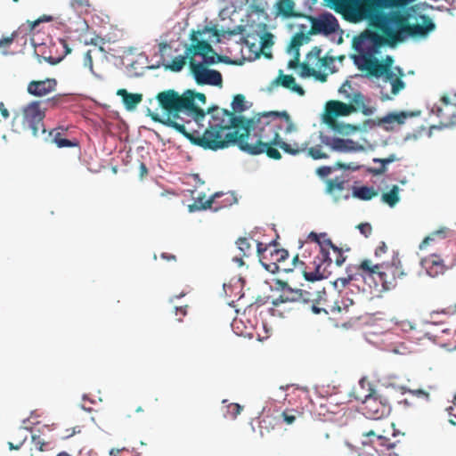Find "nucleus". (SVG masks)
I'll list each match as a JSON object with an SVG mask.
<instances>
[{
  "instance_id": "25",
  "label": "nucleus",
  "mask_w": 456,
  "mask_h": 456,
  "mask_svg": "<svg viewBox=\"0 0 456 456\" xmlns=\"http://www.w3.org/2000/svg\"><path fill=\"white\" fill-rule=\"evenodd\" d=\"M275 15L288 18H304L305 14L295 11L294 0H278L275 4Z\"/></svg>"
},
{
  "instance_id": "24",
  "label": "nucleus",
  "mask_w": 456,
  "mask_h": 456,
  "mask_svg": "<svg viewBox=\"0 0 456 456\" xmlns=\"http://www.w3.org/2000/svg\"><path fill=\"white\" fill-rule=\"evenodd\" d=\"M390 411L391 407L388 400L382 399L380 395H377V391L372 389V419L388 417Z\"/></svg>"
},
{
  "instance_id": "36",
  "label": "nucleus",
  "mask_w": 456,
  "mask_h": 456,
  "mask_svg": "<svg viewBox=\"0 0 456 456\" xmlns=\"http://www.w3.org/2000/svg\"><path fill=\"white\" fill-rule=\"evenodd\" d=\"M272 259L274 261L272 263V265L274 266L276 270L281 269L284 272L291 271L290 268H281L277 263H281L284 260H286L289 257V253L287 250L283 248H274L273 251H271Z\"/></svg>"
},
{
  "instance_id": "64",
  "label": "nucleus",
  "mask_w": 456,
  "mask_h": 456,
  "mask_svg": "<svg viewBox=\"0 0 456 456\" xmlns=\"http://www.w3.org/2000/svg\"><path fill=\"white\" fill-rule=\"evenodd\" d=\"M85 61H86V64L88 62L90 68L92 69V67H93V61H92V56H91V52L90 51H87L86 53V54H85Z\"/></svg>"
},
{
  "instance_id": "48",
  "label": "nucleus",
  "mask_w": 456,
  "mask_h": 456,
  "mask_svg": "<svg viewBox=\"0 0 456 456\" xmlns=\"http://www.w3.org/2000/svg\"><path fill=\"white\" fill-rule=\"evenodd\" d=\"M320 302H321V296H320V292L317 291V297L315 300H314L313 302H309L308 304H311V309H312V312L315 314H328V312L325 310L324 307L322 306H320Z\"/></svg>"
},
{
  "instance_id": "45",
  "label": "nucleus",
  "mask_w": 456,
  "mask_h": 456,
  "mask_svg": "<svg viewBox=\"0 0 456 456\" xmlns=\"http://www.w3.org/2000/svg\"><path fill=\"white\" fill-rule=\"evenodd\" d=\"M353 196L363 200H370V187H354Z\"/></svg>"
},
{
  "instance_id": "2",
  "label": "nucleus",
  "mask_w": 456,
  "mask_h": 456,
  "mask_svg": "<svg viewBox=\"0 0 456 456\" xmlns=\"http://www.w3.org/2000/svg\"><path fill=\"white\" fill-rule=\"evenodd\" d=\"M372 8V28L381 31L382 35L372 32V53L375 47L384 45L394 46L403 41L406 37H425L436 28L432 19L426 14L416 18L417 23L411 24V11L413 7L389 9V12H379Z\"/></svg>"
},
{
  "instance_id": "30",
  "label": "nucleus",
  "mask_w": 456,
  "mask_h": 456,
  "mask_svg": "<svg viewBox=\"0 0 456 456\" xmlns=\"http://www.w3.org/2000/svg\"><path fill=\"white\" fill-rule=\"evenodd\" d=\"M452 235V231H451L448 228H441L439 230H436L433 232H431L428 236H427L422 242L419 245L420 249L426 248L428 245H430L433 242H436L438 240H444L447 237H450Z\"/></svg>"
},
{
  "instance_id": "19",
  "label": "nucleus",
  "mask_w": 456,
  "mask_h": 456,
  "mask_svg": "<svg viewBox=\"0 0 456 456\" xmlns=\"http://www.w3.org/2000/svg\"><path fill=\"white\" fill-rule=\"evenodd\" d=\"M415 116L413 112L400 111L391 112L387 114L385 117L377 118L372 119V126H379L386 131H393L395 126H401L405 123L408 118Z\"/></svg>"
},
{
  "instance_id": "59",
  "label": "nucleus",
  "mask_w": 456,
  "mask_h": 456,
  "mask_svg": "<svg viewBox=\"0 0 456 456\" xmlns=\"http://www.w3.org/2000/svg\"><path fill=\"white\" fill-rule=\"evenodd\" d=\"M330 172L331 168L330 167H321L317 169V174L322 177L329 175Z\"/></svg>"
},
{
  "instance_id": "8",
  "label": "nucleus",
  "mask_w": 456,
  "mask_h": 456,
  "mask_svg": "<svg viewBox=\"0 0 456 456\" xmlns=\"http://www.w3.org/2000/svg\"><path fill=\"white\" fill-rule=\"evenodd\" d=\"M330 52L329 51L322 55V49L321 46H313L301 64L300 76L303 77H313L320 82H326L330 74L338 71L335 65L336 57L331 55Z\"/></svg>"
},
{
  "instance_id": "11",
  "label": "nucleus",
  "mask_w": 456,
  "mask_h": 456,
  "mask_svg": "<svg viewBox=\"0 0 456 456\" xmlns=\"http://www.w3.org/2000/svg\"><path fill=\"white\" fill-rule=\"evenodd\" d=\"M396 436L395 424L388 417L372 419V437H375V440H372V447L378 452L395 448L398 441L393 439Z\"/></svg>"
},
{
  "instance_id": "20",
  "label": "nucleus",
  "mask_w": 456,
  "mask_h": 456,
  "mask_svg": "<svg viewBox=\"0 0 456 456\" xmlns=\"http://www.w3.org/2000/svg\"><path fill=\"white\" fill-rule=\"evenodd\" d=\"M57 80L45 78L44 80H32L28 84L27 91L36 97H43L56 91Z\"/></svg>"
},
{
  "instance_id": "16",
  "label": "nucleus",
  "mask_w": 456,
  "mask_h": 456,
  "mask_svg": "<svg viewBox=\"0 0 456 456\" xmlns=\"http://www.w3.org/2000/svg\"><path fill=\"white\" fill-rule=\"evenodd\" d=\"M432 112L440 118L441 126L456 125V95L453 99L444 95L440 100V104L433 107Z\"/></svg>"
},
{
  "instance_id": "22",
  "label": "nucleus",
  "mask_w": 456,
  "mask_h": 456,
  "mask_svg": "<svg viewBox=\"0 0 456 456\" xmlns=\"http://www.w3.org/2000/svg\"><path fill=\"white\" fill-rule=\"evenodd\" d=\"M356 269L357 272L351 277L350 286L364 293L368 288H370V285L365 282L366 276L370 277V261L368 259L363 260ZM351 289L353 290V289Z\"/></svg>"
},
{
  "instance_id": "31",
  "label": "nucleus",
  "mask_w": 456,
  "mask_h": 456,
  "mask_svg": "<svg viewBox=\"0 0 456 456\" xmlns=\"http://www.w3.org/2000/svg\"><path fill=\"white\" fill-rule=\"evenodd\" d=\"M395 74L392 69H389L387 65L372 56V77L377 80L382 77H392Z\"/></svg>"
},
{
  "instance_id": "54",
  "label": "nucleus",
  "mask_w": 456,
  "mask_h": 456,
  "mask_svg": "<svg viewBox=\"0 0 456 456\" xmlns=\"http://www.w3.org/2000/svg\"><path fill=\"white\" fill-rule=\"evenodd\" d=\"M388 248L384 241H381L380 244L375 249L376 257H381L384 254H387Z\"/></svg>"
},
{
  "instance_id": "27",
  "label": "nucleus",
  "mask_w": 456,
  "mask_h": 456,
  "mask_svg": "<svg viewBox=\"0 0 456 456\" xmlns=\"http://www.w3.org/2000/svg\"><path fill=\"white\" fill-rule=\"evenodd\" d=\"M64 131L62 127L53 129L48 134V139L52 143L56 144L58 148H72L78 146L77 140L71 141L63 137Z\"/></svg>"
},
{
  "instance_id": "21",
  "label": "nucleus",
  "mask_w": 456,
  "mask_h": 456,
  "mask_svg": "<svg viewBox=\"0 0 456 456\" xmlns=\"http://www.w3.org/2000/svg\"><path fill=\"white\" fill-rule=\"evenodd\" d=\"M223 195V193L216 192L214 195H212L209 199L206 200L205 193H199L198 196L194 198V202L189 205V211L194 212L212 208H214V210L216 211L219 208L230 204L229 202H227L221 205L216 201V200L222 197Z\"/></svg>"
},
{
  "instance_id": "39",
  "label": "nucleus",
  "mask_w": 456,
  "mask_h": 456,
  "mask_svg": "<svg viewBox=\"0 0 456 456\" xmlns=\"http://www.w3.org/2000/svg\"><path fill=\"white\" fill-rule=\"evenodd\" d=\"M303 411L297 409H286L282 411L281 417L287 425H292L297 418L302 417Z\"/></svg>"
},
{
  "instance_id": "17",
  "label": "nucleus",
  "mask_w": 456,
  "mask_h": 456,
  "mask_svg": "<svg viewBox=\"0 0 456 456\" xmlns=\"http://www.w3.org/2000/svg\"><path fill=\"white\" fill-rule=\"evenodd\" d=\"M382 102L392 100L394 96L405 87V83L396 75L392 77H382L375 81Z\"/></svg>"
},
{
  "instance_id": "7",
  "label": "nucleus",
  "mask_w": 456,
  "mask_h": 456,
  "mask_svg": "<svg viewBox=\"0 0 456 456\" xmlns=\"http://www.w3.org/2000/svg\"><path fill=\"white\" fill-rule=\"evenodd\" d=\"M345 100L348 103L339 101H330L327 102L325 111L323 114V123H325L335 133L341 135H349L359 130V126L346 124L338 121V117L348 116L359 110L367 115L370 110L364 104V96L362 94H357L351 98L348 95L345 96Z\"/></svg>"
},
{
  "instance_id": "44",
  "label": "nucleus",
  "mask_w": 456,
  "mask_h": 456,
  "mask_svg": "<svg viewBox=\"0 0 456 456\" xmlns=\"http://www.w3.org/2000/svg\"><path fill=\"white\" fill-rule=\"evenodd\" d=\"M232 108L233 110V113L244 111L246 110L245 96L243 94H236L233 97Z\"/></svg>"
},
{
  "instance_id": "41",
  "label": "nucleus",
  "mask_w": 456,
  "mask_h": 456,
  "mask_svg": "<svg viewBox=\"0 0 456 456\" xmlns=\"http://www.w3.org/2000/svg\"><path fill=\"white\" fill-rule=\"evenodd\" d=\"M187 60H189V56L186 53L185 55L176 56L172 60L167 68L172 71L178 72L183 69L187 62Z\"/></svg>"
},
{
  "instance_id": "10",
  "label": "nucleus",
  "mask_w": 456,
  "mask_h": 456,
  "mask_svg": "<svg viewBox=\"0 0 456 456\" xmlns=\"http://www.w3.org/2000/svg\"><path fill=\"white\" fill-rule=\"evenodd\" d=\"M209 33L219 41V32L216 27L208 28L206 27L202 30L192 31L191 34V45L187 47L186 54L189 56V62L193 61H196V56L202 57V62L207 65H211L216 62V53L212 48L211 45L207 40H200L198 36Z\"/></svg>"
},
{
  "instance_id": "60",
  "label": "nucleus",
  "mask_w": 456,
  "mask_h": 456,
  "mask_svg": "<svg viewBox=\"0 0 456 456\" xmlns=\"http://www.w3.org/2000/svg\"><path fill=\"white\" fill-rule=\"evenodd\" d=\"M0 112L4 118H8L10 116V113L8 110L5 108L4 102H0Z\"/></svg>"
},
{
  "instance_id": "55",
  "label": "nucleus",
  "mask_w": 456,
  "mask_h": 456,
  "mask_svg": "<svg viewBox=\"0 0 456 456\" xmlns=\"http://www.w3.org/2000/svg\"><path fill=\"white\" fill-rule=\"evenodd\" d=\"M14 37H15V35L12 34L10 37H3L2 39H0V47L1 48L9 47L14 40Z\"/></svg>"
},
{
  "instance_id": "12",
  "label": "nucleus",
  "mask_w": 456,
  "mask_h": 456,
  "mask_svg": "<svg viewBox=\"0 0 456 456\" xmlns=\"http://www.w3.org/2000/svg\"><path fill=\"white\" fill-rule=\"evenodd\" d=\"M41 102L33 101L23 107L21 110L22 126L31 130L34 136L46 132L44 125L45 109L41 108Z\"/></svg>"
},
{
  "instance_id": "29",
  "label": "nucleus",
  "mask_w": 456,
  "mask_h": 456,
  "mask_svg": "<svg viewBox=\"0 0 456 456\" xmlns=\"http://www.w3.org/2000/svg\"><path fill=\"white\" fill-rule=\"evenodd\" d=\"M118 95L122 98L123 103L127 110H133L142 101V94L128 93L126 89H118Z\"/></svg>"
},
{
  "instance_id": "26",
  "label": "nucleus",
  "mask_w": 456,
  "mask_h": 456,
  "mask_svg": "<svg viewBox=\"0 0 456 456\" xmlns=\"http://www.w3.org/2000/svg\"><path fill=\"white\" fill-rule=\"evenodd\" d=\"M311 36L306 25H299V31L292 37L288 52H300V46L308 44L311 41Z\"/></svg>"
},
{
  "instance_id": "38",
  "label": "nucleus",
  "mask_w": 456,
  "mask_h": 456,
  "mask_svg": "<svg viewBox=\"0 0 456 456\" xmlns=\"http://www.w3.org/2000/svg\"><path fill=\"white\" fill-rule=\"evenodd\" d=\"M382 200L390 207H394L399 201V188L394 185L388 192L382 194Z\"/></svg>"
},
{
  "instance_id": "52",
  "label": "nucleus",
  "mask_w": 456,
  "mask_h": 456,
  "mask_svg": "<svg viewBox=\"0 0 456 456\" xmlns=\"http://www.w3.org/2000/svg\"><path fill=\"white\" fill-rule=\"evenodd\" d=\"M53 20V18L51 16H47V15H43L42 17L38 18L37 20H34V21H29L28 22V26H29V28L30 30L34 29L36 28V26H37L39 23L43 22V21H51Z\"/></svg>"
},
{
  "instance_id": "49",
  "label": "nucleus",
  "mask_w": 456,
  "mask_h": 456,
  "mask_svg": "<svg viewBox=\"0 0 456 456\" xmlns=\"http://www.w3.org/2000/svg\"><path fill=\"white\" fill-rule=\"evenodd\" d=\"M260 45L262 49L271 47L273 45V36L269 32L262 34L260 37Z\"/></svg>"
},
{
  "instance_id": "63",
  "label": "nucleus",
  "mask_w": 456,
  "mask_h": 456,
  "mask_svg": "<svg viewBox=\"0 0 456 456\" xmlns=\"http://www.w3.org/2000/svg\"><path fill=\"white\" fill-rule=\"evenodd\" d=\"M243 257L244 256H242V255H240V256H234L232 258V261L234 263H236L239 267H240V266L244 265Z\"/></svg>"
},
{
  "instance_id": "34",
  "label": "nucleus",
  "mask_w": 456,
  "mask_h": 456,
  "mask_svg": "<svg viewBox=\"0 0 456 456\" xmlns=\"http://www.w3.org/2000/svg\"><path fill=\"white\" fill-rule=\"evenodd\" d=\"M392 325V322L387 318H379L376 314H372V334H382L388 330Z\"/></svg>"
},
{
  "instance_id": "6",
  "label": "nucleus",
  "mask_w": 456,
  "mask_h": 456,
  "mask_svg": "<svg viewBox=\"0 0 456 456\" xmlns=\"http://www.w3.org/2000/svg\"><path fill=\"white\" fill-rule=\"evenodd\" d=\"M156 99L165 117L151 114V119L175 129L185 137L188 132L185 126L191 123L188 108H191L192 104L190 95L185 92L179 94L176 91L168 89L159 93Z\"/></svg>"
},
{
  "instance_id": "1",
  "label": "nucleus",
  "mask_w": 456,
  "mask_h": 456,
  "mask_svg": "<svg viewBox=\"0 0 456 456\" xmlns=\"http://www.w3.org/2000/svg\"><path fill=\"white\" fill-rule=\"evenodd\" d=\"M240 133L239 148L249 155L265 153L272 159H281L279 149L289 155H297L308 146V142L288 143L281 136L296 131L297 127L287 111L263 113L256 119H248Z\"/></svg>"
},
{
  "instance_id": "53",
  "label": "nucleus",
  "mask_w": 456,
  "mask_h": 456,
  "mask_svg": "<svg viewBox=\"0 0 456 456\" xmlns=\"http://www.w3.org/2000/svg\"><path fill=\"white\" fill-rule=\"evenodd\" d=\"M356 228L360 231V232L364 235L366 238L370 233V224L369 223H361Z\"/></svg>"
},
{
  "instance_id": "42",
  "label": "nucleus",
  "mask_w": 456,
  "mask_h": 456,
  "mask_svg": "<svg viewBox=\"0 0 456 456\" xmlns=\"http://www.w3.org/2000/svg\"><path fill=\"white\" fill-rule=\"evenodd\" d=\"M307 142L311 143L310 141ZM305 151H307L308 155L312 157L314 159H322L328 158V155L322 151V145L320 144L314 147L307 146V148L303 152H305Z\"/></svg>"
},
{
  "instance_id": "18",
  "label": "nucleus",
  "mask_w": 456,
  "mask_h": 456,
  "mask_svg": "<svg viewBox=\"0 0 456 456\" xmlns=\"http://www.w3.org/2000/svg\"><path fill=\"white\" fill-rule=\"evenodd\" d=\"M314 136L320 139L322 144L330 147L333 151L339 152L357 151L361 149L357 142L349 139L331 138L320 132L318 134L311 135V141H314Z\"/></svg>"
},
{
  "instance_id": "40",
  "label": "nucleus",
  "mask_w": 456,
  "mask_h": 456,
  "mask_svg": "<svg viewBox=\"0 0 456 456\" xmlns=\"http://www.w3.org/2000/svg\"><path fill=\"white\" fill-rule=\"evenodd\" d=\"M327 189L330 193L336 196L337 193H340L344 191L345 181L339 178L330 179L327 183Z\"/></svg>"
},
{
  "instance_id": "23",
  "label": "nucleus",
  "mask_w": 456,
  "mask_h": 456,
  "mask_svg": "<svg viewBox=\"0 0 456 456\" xmlns=\"http://www.w3.org/2000/svg\"><path fill=\"white\" fill-rule=\"evenodd\" d=\"M185 94H188V95L190 94V97L191 98L192 106H191V108H188L189 118L191 120L194 119L197 123H199L205 118L206 113L204 112V110L201 108L198 107L195 104V100H198L201 103L205 104L206 103V95L202 93H195L191 90L185 91Z\"/></svg>"
},
{
  "instance_id": "9",
  "label": "nucleus",
  "mask_w": 456,
  "mask_h": 456,
  "mask_svg": "<svg viewBox=\"0 0 456 456\" xmlns=\"http://www.w3.org/2000/svg\"><path fill=\"white\" fill-rule=\"evenodd\" d=\"M404 275L401 261L395 252L392 253L391 262H382L372 265V280L375 289L379 292L394 288L396 279Z\"/></svg>"
},
{
  "instance_id": "50",
  "label": "nucleus",
  "mask_w": 456,
  "mask_h": 456,
  "mask_svg": "<svg viewBox=\"0 0 456 456\" xmlns=\"http://www.w3.org/2000/svg\"><path fill=\"white\" fill-rule=\"evenodd\" d=\"M242 409V406H240L239 403H230L227 406V414L232 419H235L239 414H240Z\"/></svg>"
},
{
  "instance_id": "46",
  "label": "nucleus",
  "mask_w": 456,
  "mask_h": 456,
  "mask_svg": "<svg viewBox=\"0 0 456 456\" xmlns=\"http://www.w3.org/2000/svg\"><path fill=\"white\" fill-rule=\"evenodd\" d=\"M338 92H339L340 95L343 97L344 100H345V96L346 95H348L351 98L353 95H355L357 94H361L359 91L354 90L352 87L351 83L349 81H347V80L345 83L342 84V86H340Z\"/></svg>"
},
{
  "instance_id": "14",
  "label": "nucleus",
  "mask_w": 456,
  "mask_h": 456,
  "mask_svg": "<svg viewBox=\"0 0 456 456\" xmlns=\"http://www.w3.org/2000/svg\"><path fill=\"white\" fill-rule=\"evenodd\" d=\"M304 18L311 23L309 30L312 35L323 34L328 36L336 33L339 29L337 18L330 12L322 13L317 17L305 15Z\"/></svg>"
},
{
  "instance_id": "15",
  "label": "nucleus",
  "mask_w": 456,
  "mask_h": 456,
  "mask_svg": "<svg viewBox=\"0 0 456 456\" xmlns=\"http://www.w3.org/2000/svg\"><path fill=\"white\" fill-rule=\"evenodd\" d=\"M203 62L190 61L191 72L198 85H210L221 86L223 78L219 71L208 69Z\"/></svg>"
},
{
  "instance_id": "51",
  "label": "nucleus",
  "mask_w": 456,
  "mask_h": 456,
  "mask_svg": "<svg viewBox=\"0 0 456 456\" xmlns=\"http://www.w3.org/2000/svg\"><path fill=\"white\" fill-rule=\"evenodd\" d=\"M293 53V59L288 62L289 69L301 68L302 62H300V52H291Z\"/></svg>"
},
{
  "instance_id": "33",
  "label": "nucleus",
  "mask_w": 456,
  "mask_h": 456,
  "mask_svg": "<svg viewBox=\"0 0 456 456\" xmlns=\"http://www.w3.org/2000/svg\"><path fill=\"white\" fill-rule=\"evenodd\" d=\"M395 160L396 158L394 154H391L385 159H372V163L375 165L374 167H372V175L383 174L387 170V165Z\"/></svg>"
},
{
  "instance_id": "62",
  "label": "nucleus",
  "mask_w": 456,
  "mask_h": 456,
  "mask_svg": "<svg viewBox=\"0 0 456 456\" xmlns=\"http://www.w3.org/2000/svg\"><path fill=\"white\" fill-rule=\"evenodd\" d=\"M380 61L387 65L389 69H392L394 60L391 56L387 55L383 61Z\"/></svg>"
},
{
  "instance_id": "61",
  "label": "nucleus",
  "mask_w": 456,
  "mask_h": 456,
  "mask_svg": "<svg viewBox=\"0 0 456 456\" xmlns=\"http://www.w3.org/2000/svg\"><path fill=\"white\" fill-rule=\"evenodd\" d=\"M412 395H417V396H422V397H425V398H428V393L421 390V389H418V390H411L410 391Z\"/></svg>"
},
{
  "instance_id": "57",
  "label": "nucleus",
  "mask_w": 456,
  "mask_h": 456,
  "mask_svg": "<svg viewBox=\"0 0 456 456\" xmlns=\"http://www.w3.org/2000/svg\"><path fill=\"white\" fill-rule=\"evenodd\" d=\"M439 313L444 314V315H452L456 314V305L453 307H448L446 309H443L441 312H433L431 313V318H434L435 315L438 314Z\"/></svg>"
},
{
  "instance_id": "35",
  "label": "nucleus",
  "mask_w": 456,
  "mask_h": 456,
  "mask_svg": "<svg viewBox=\"0 0 456 456\" xmlns=\"http://www.w3.org/2000/svg\"><path fill=\"white\" fill-rule=\"evenodd\" d=\"M69 102V96L67 94H58L54 96L46 99L44 103L45 107L44 109L49 110V109H57L60 107H62L64 104H66Z\"/></svg>"
},
{
  "instance_id": "47",
  "label": "nucleus",
  "mask_w": 456,
  "mask_h": 456,
  "mask_svg": "<svg viewBox=\"0 0 456 456\" xmlns=\"http://www.w3.org/2000/svg\"><path fill=\"white\" fill-rule=\"evenodd\" d=\"M330 249L332 250L333 256L330 258L332 259V262L334 261L338 266H340L345 262V257L343 256V252L340 248L334 246L332 244V247H330Z\"/></svg>"
},
{
  "instance_id": "56",
  "label": "nucleus",
  "mask_w": 456,
  "mask_h": 456,
  "mask_svg": "<svg viewBox=\"0 0 456 456\" xmlns=\"http://www.w3.org/2000/svg\"><path fill=\"white\" fill-rule=\"evenodd\" d=\"M187 307H188L187 305L175 307V315L179 316L177 318L178 322H182V317L185 316L187 314Z\"/></svg>"
},
{
  "instance_id": "58",
  "label": "nucleus",
  "mask_w": 456,
  "mask_h": 456,
  "mask_svg": "<svg viewBox=\"0 0 456 456\" xmlns=\"http://www.w3.org/2000/svg\"><path fill=\"white\" fill-rule=\"evenodd\" d=\"M32 439H33V442H34L35 445L40 451H44L45 450V446L46 445V444L41 440L40 436H32Z\"/></svg>"
},
{
  "instance_id": "43",
  "label": "nucleus",
  "mask_w": 456,
  "mask_h": 456,
  "mask_svg": "<svg viewBox=\"0 0 456 456\" xmlns=\"http://www.w3.org/2000/svg\"><path fill=\"white\" fill-rule=\"evenodd\" d=\"M236 245L240 251L242 253V256H248L251 254V244L248 240L245 237H240L236 240Z\"/></svg>"
},
{
  "instance_id": "5",
  "label": "nucleus",
  "mask_w": 456,
  "mask_h": 456,
  "mask_svg": "<svg viewBox=\"0 0 456 456\" xmlns=\"http://www.w3.org/2000/svg\"><path fill=\"white\" fill-rule=\"evenodd\" d=\"M326 236V233L310 232L308 240L302 245V258L299 259L298 256L293 258V265L300 268L306 281H314L327 277V269L332 263V242Z\"/></svg>"
},
{
  "instance_id": "4",
  "label": "nucleus",
  "mask_w": 456,
  "mask_h": 456,
  "mask_svg": "<svg viewBox=\"0 0 456 456\" xmlns=\"http://www.w3.org/2000/svg\"><path fill=\"white\" fill-rule=\"evenodd\" d=\"M208 126L202 135L187 132L185 137L195 145L206 150L217 151L228 148L231 144L239 146L240 133L247 125V118L226 109L212 107Z\"/></svg>"
},
{
  "instance_id": "37",
  "label": "nucleus",
  "mask_w": 456,
  "mask_h": 456,
  "mask_svg": "<svg viewBox=\"0 0 456 456\" xmlns=\"http://www.w3.org/2000/svg\"><path fill=\"white\" fill-rule=\"evenodd\" d=\"M70 5L79 15L89 13L92 11L89 0H71Z\"/></svg>"
},
{
  "instance_id": "28",
  "label": "nucleus",
  "mask_w": 456,
  "mask_h": 456,
  "mask_svg": "<svg viewBox=\"0 0 456 456\" xmlns=\"http://www.w3.org/2000/svg\"><path fill=\"white\" fill-rule=\"evenodd\" d=\"M273 83L281 85V86L297 93L298 95L302 96L305 94V90L296 83L295 77L292 75H284L282 70H280L279 76L275 78Z\"/></svg>"
},
{
  "instance_id": "13",
  "label": "nucleus",
  "mask_w": 456,
  "mask_h": 456,
  "mask_svg": "<svg viewBox=\"0 0 456 456\" xmlns=\"http://www.w3.org/2000/svg\"><path fill=\"white\" fill-rule=\"evenodd\" d=\"M281 289V294L279 297L273 302L275 305H278V303H302L308 304L309 302H313L317 297L316 290H306L302 289H293L291 286L288 284L286 281H278Z\"/></svg>"
},
{
  "instance_id": "32",
  "label": "nucleus",
  "mask_w": 456,
  "mask_h": 456,
  "mask_svg": "<svg viewBox=\"0 0 456 456\" xmlns=\"http://www.w3.org/2000/svg\"><path fill=\"white\" fill-rule=\"evenodd\" d=\"M28 429L26 428H19L13 434V440L8 442L10 450H19L28 438Z\"/></svg>"
},
{
  "instance_id": "3",
  "label": "nucleus",
  "mask_w": 456,
  "mask_h": 456,
  "mask_svg": "<svg viewBox=\"0 0 456 456\" xmlns=\"http://www.w3.org/2000/svg\"><path fill=\"white\" fill-rule=\"evenodd\" d=\"M323 5L348 22L368 21L365 29L353 38L350 58L364 77H370V0H323Z\"/></svg>"
}]
</instances>
